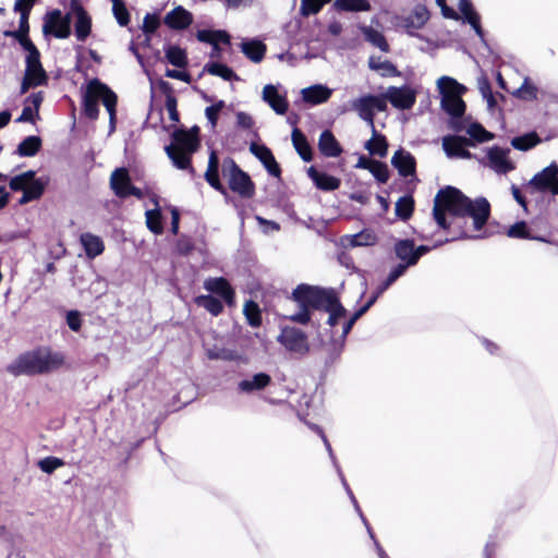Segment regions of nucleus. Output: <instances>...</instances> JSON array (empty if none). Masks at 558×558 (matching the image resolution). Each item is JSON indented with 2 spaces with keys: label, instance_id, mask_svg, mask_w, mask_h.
Returning <instances> with one entry per match:
<instances>
[{
  "label": "nucleus",
  "instance_id": "f257e3e1",
  "mask_svg": "<svg viewBox=\"0 0 558 558\" xmlns=\"http://www.w3.org/2000/svg\"><path fill=\"white\" fill-rule=\"evenodd\" d=\"M447 213L456 218H472L474 230L480 231L488 221L490 204L483 196L471 199L459 189L448 185L440 189L434 199L433 216L441 229L449 228Z\"/></svg>",
  "mask_w": 558,
  "mask_h": 558
},
{
  "label": "nucleus",
  "instance_id": "f03ea898",
  "mask_svg": "<svg viewBox=\"0 0 558 558\" xmlns=\"http://www.w3.org/2000/svg\"><path fill=\"white\" fill-rule=\"evenodd\" d=\"M64 364V355L53 352L49 348L39 347L20 354L7 366V371L13 376L41 375L59 369Z\"/></svg>",
  "mask_w": 558,
  "mask_h": 558
},
{
  "label": "nucleus",
  "instance_id": "7ed1b4c3",
  "mask_svg": "<svg viewBox=\"0 0 558 558\" xmlns=\"http://www.w3.org/2000/svg\"><path fill=\"white\" fill-rule=\"evenodd\" d=\"M332 288H323L307 283L298 284L289 299L296 303L299 311L287 316L290 322L307 325L312 319V311H322L332 292Z\"/></svg>",
  "mask_w": 558,
  "mask_h": 558
},
{
  "label": "nucleus",
  "instance_id": "20e7f679",
  "mask_svg": "<svg viewBox=\"0 0 558 558\" xmlns=\"http://www.w3.org/2000/svg\"><path fill=\"white\" fill-rule=\"evenodd\" d=\"M438 89L441 95V108L451 119H462L465 113L466 105L461 97L466 88L449 76H441L438 82Z\"/></svg>",
  "mask_w": 558,
  "mask_h": 558
},
{
  "label": "nucleus",
  "instance_id": "39448f33",
  "mask_svg": "<svg viewBox=\"0 0 558 558\" xmlns=\"http://www.w3.org/2000/svg\"><path fill=\"white\" fill-rule=\"evenodd\" d=\"M222 174L228 178L232 192L242 198H252L255 195V184L251 177L243 171L233 158L227 157L222 161Z\"/></svg>",
  "mask_w": 558,
  "mask_h": 558
},
{
  "label": "nucleus",
  "instance_id": "423d86ee",
  "mask_svg": "<svg viewBox=\"0 0 558 558\" xmlns=\"http://www.w3.org/2000/svg\"><path fill=\"white\" fill-rule=\"evenodd\" d=\"M108 89L111 88L97 77L88 82L87 88L83 94L82 100L83 112L88 119L96 120L98 118V99H100L104 104V99L107 96Z\"/></svg>",
  "mask_w": 558,
  "mask_h": 558
},
{
  "label": "nucleus",
  "instance_id": "0eeeda50",
  "mask_svg": "<svg viewBox=\"0 0 558 558\" xmlns=\"http://www.w3.org/2000/svg\"><path fill=\"white\" fill-rule=\"evenodd\" d=\"M71 13L62 15L59 9H54L45 15L43 33L59 39H65L71 35Z\"/></svg>",
  "mask_w": 558,
  "mask_h": 558
},
{
  "label": "nucleus",
  "instance_id": "6e6552de",
  "mask_svg": "<svg viewBox=\"0 0 558 558\" xmlns=\"http://www.w3.org/2000/svg\"><path fill=\"white\" fill-rule=\"evenodd\" d=\"M277 341L290 352L305 354L310 351L306 333L296 327H282Z\"/></svg>",
  "mask_w": 558,
  "mask_h": 558
},
{
  "label": "nucleus",
  "instance_id": "1a4fd4ad",
  "mask_svg": "<svg viewBox=\"0 0 558 558\" xmlns=\"http://www.w3.org/2000/svg\"><path fill=\"white\" fill-rule=\"evenodd\" d=\"M558 174V165L553 161L550 165L545 167L539 172L535 173L532 179L527 182L525 187L531 194L534 193H547L551 187L553 180Z\"/></svg>",
  "mask_w": 558,
  "mask_h": 558
},
{
  "label": "nucleus",
  "instance_id": "9d476101",
  "mask_svg": "<svg viewBox=\"0 0 558 558\" xmlns=\"http://www.w3.org/2000/svg\"><path fill=\"white\" fill-rule=\"evenodd\" d=\"M474 146L471 140L462 135H447L442 138V148L449 158L471 159L473 154L466 149Z\"/></svg>",
  "mask_w": 558,
  "mask_h": 558
},
{
  "label": "nucleus",
  "instance_id": "9b49d317",
  "mask_svg": "<svg viewBox=\"0 0 558 558\" xmlns=\"http://www.w3.org/2000/svg\"><path fill=\"white\" fill-rule=\"evenodd\" d=\"M386 98L397 109H411L416 101L415 92L408 85L400 87L390 86L386 92Z\"/></svg>",
  "mask_w": 558,
  "mask_h": 558
},
{
  "label": "nucleus",
  "instance_id": "f8f14e48",
  "mask_svg": "<svg viewBox=\"0 0 558 558\" xmlns=\"http://www.w3.org/2000/svg\"><path fill=\"white\" fill-rule=\"evenodd\" d=\"M171 144H174L177 150L189 155H193L199 147V137L187 132L184 128L174 129L171 133Z\"/></svg>",
  "mask_w": 558,
  "mask_h": 558
},
{
  "label": "nucleus",
  "instance_id": "ddd939ff",
  "mask_svg": "<svg viewBox=\"0 0 558 558\" xmlns=\"http://www.w3.org/2000/svg\"><path fill=\"white\" fill-rule=\"evenodd\" d=\"M250 151L262 162L270 175L275 178L280 177L281 168L272 151L266 145L252 143L250 145Z\"/></svg>",
  "mask_w": 558,
  "mask_h": 558
},
{
  "label": "nucleus",
  "instance_id": "4468645a",
  "mask_svg": "<svg viewBox=\"0 0 558 558\" xmlns=\"http://www.w3.org/2000/svg\"><path fill=\"white\" fill-rule=\"evenodd\" d=\"M508 148H501L499 146H493L487 151V158L489 166L500 174H506L514 169L512 161L508 159Z\"/></svg>",
  "mask_w": 558,
  "mask_h": 558
},
{
  "label": "nucleus",
  "instance_id": "2eb2a0df",
  "mask_svg": "<svg viewBox=\"0 0 558 558\" xmlns=\"http://www.w3.org/2000/svg\"><path fill=\"white\" fill-rule=\"evenodd\" d=\"M163 23L170 29L184 31L192 25L193 14L182 5H178L165 15Z\"/></svg>",
  "mask_w": 558,
  "mask_h": 558
},
{
  "label": "nucleus",
  "instance_id": "dca6fc26",
  "mask_svg": "<svg viewBox=\"0 0 558 558\" xmlns=\"http://www.w3.org/2000/svg\"><path fill=\"white\" fill-rule=\"evenodd\" d=\"M391 165L398 170V173L408 178L415 174L416 160L415 157L408 150L399 148L395 151L391 158Z\"/></svg>",
  "mask_w": 558,
  "mask_h": 558
},
{
  "label": "nucleus",
  "instance_id": "f3484780",
  "mask_svg": "<svg viewBox=\"0 0 558 558\" xmlns=\"http://www.w3.org/2000/svg\"><path fill=\"white\" fill-rule=\"evenodd\" d=\"M368 310L364 306H361L357 311L354 312V314L351 316V318L344 323L342 327V333L340 336V342L333 341L332 342V349L329 353L328 359L326 360V364L333 363L339 355L341 354V351L343 349L345 338L353 328L355 322L362 317Z\"/></svg>",
  "mask_w": 558,
  "mask_h": 558
},
{
  "label": "nucleus",
  "instance_id": "a211bd4d",
  "mask_svg": "<svg viewBox=\"0 0 558 558\" xmlns=\"http://www.w3.org/2000/svg\"><path fill=\"white\" fill-rule=\"evenodd\" d=\"M307 175L313 181L314 185L324 192H332L340 187L341 180L337 177L328 174L327 172L317 170L314 166L307 169Z\"/></svg>",
  "mask_w": 558,
  "mask_h": 558
},
{
  "label": "nucleus",
  "instance_id": "6ab92c4d",
  "mask_svg": "<svg viewBox=\"0 0 558 558\" xmlns=\"http://www.w3.org/2000/svg\"><path fill=\"white\" fill-rule=\"evenodd\" d=\"M24 0H16L14 3V11L20 13V22L19 29L16 31H5L3 35L5 37H17L21 35L29 34V13L33 8V0L28 1L25 5L23 4Z\"/></svg>",
  "mask_w": 558,
  "mask_h": 558
},
{
  "label": "nucleus",
  "instance_id": "aec40b11",
  "mask_svg": "<svg viewBox=\"0 0 558 558\" xmlns=\"http://www.w3.org/2000/svg\"><path fill=\"white\" fill-rule=\"evenodd\" d=\"M263 100L267 102L277 114L282 116L288 111L289 104L286 96L281 95L272 84H267L263 88Z\"/></svg>",
  "mask_w": 558,
  "mask_h": 558
},
{
  "label": "nucleus",
  "instance_id": "412c9836",
  "mask_svg": "<svg viewBox=\"0 0 558 558\" xmlns=\"http://www.w3.org/2000/svg\"><path fill=\"white\" fill-rule=\"evenodd\" d=\"M204 288L214 294H218L226 303L231 304L234 291L229 281L223 277L209 278L204 282Z\"/></svg>",
  "mask_w": 558,
  "mask_h": 558
},
{
  "label": "nucleus",
  "instance_id": "4be33fe9",
  "mask_svg": "<svg viewBox=\"0 0 558 558\" xmlns=\"http://www.w3.org/2000/svg\"><path fill=\"white\" fill-rule=\"evenodd\" d=\"M318 149L325 157H339L343 149L330 130H324L318 138Z\"/></svg>",
  "mask_w": 558,
  "mask_h": 558
},
{
  "label": "nucleus",
  "instance_id": "5701e85b",
  "mask_svg": "<svg viewBox=\"0 0 558 558\" xmlns=\"http://www.w3.org/2000/svg\"><path fill=\"white\" fill-rule=\"evenodd\" d=\"M393 252L400 263L408 267L416 265V255H414V240L412 239H400L393 244Z\"/></svg>",
  "mask_w": 558,
  "mask_h": 558
},
{
  "label": "nucleus",
  "instance_id": "b1692460",
  "mask_svg": "<svg viewBox=\"0 0 558 558\" xmlns=\"http://www.w3.org/2000/svg\"><path fill=\"white\" fill-rule=\"evenodd\" d=\"M25 76L39 80L40 84L47 85L48 84V75L45 71L41 61H40V53H32L26 54L25 58Z\"/></svg>",
  "mask_w": 558,
  "mask_h": 558
},
{
  "label": "nucleus",
  "instance_id": "393cba45",
  "mask_svg": "<svg viewBox=\"0 0 558 558\" xmlns=\"http://www.w3.org/2000/svg\"><path fill=\"white\" fill-rule=\"evenodd\" d=\"M301 94L306 104L316 106L326 102L331 97L332 90L326 85L315 84L303 88Z\"/></svg>",
  "mask_w": 558,
  "mask_h": 558
},
{
  "label": "nucleus",
  "instance_id": "a878e982",
  "mask_svg": "<svg viewBox=\"0 0 558 558\" xmlns=\"http://www.w3.org/2000/svg\"><path fill=\"white\" fill-rule=\"evenodd\" d=\"M322 311H325L329 314L327 324L331 327H335L338 324V320L347 315V310L341 304L335 289L329 296V301L326 302Z\"/></svg>",
  "mask_w": 558,
  "mask_h": 558
},
{
  "label": "nucleus",
  "instance_id": "bb28decb",
  "mask_svg": "<svg viewBox=\"0 0 558 558\" xmlns=\"http://www.w3.org/2000/svg\"><path fill=\"white\" fill-rule=\"evenodd\" d=\"M271 383V377L267 373H257L252 378L243 379L238 384L241 392L252 393L265 389Z\"/></svg>",
  "mask_w": 558,
  "mask_h": 558
},
{
  "label": "nucleus",
  "instance_id": "cd10ccee",
  "mask_svg": "<svg viewBox=\"0 0 558 558\" xmlns=\"http://www.w3.org/2000/svg\"><path fill=\"white\" fill-rule=\"evenodd\" d=\"M352 108L357 111L359 117L368 123L372 130L375 129L374 118L375 111L373 108V102L371 100V94L362 96L352 101Z\"/></svg>",
  "mask_w": 558,
  "mask_h": 558
},
{
  "label": "nucleus",
  "instance_id": "c85d7f7f",
  "mask_svg": "<svg viewBox=\"0 0 558 558\" xmlns=\"http://www.w3.org/2000/svg\"><path fill=\"white\" fill-rule=\"evenodd\" d=\"M165 151L174 167L180 170H187L191 174L195 173V170L192 166V155L177 150L174 148V144L167 145L165 147Z\"/></svg>",
  "mask_w": 558,
  "mask_h": 558
},
{
  "label": "nucleus",
  "instance_id": "c756f323",
  "mask_svg": "<svg viewBox=\"0 0 558 558\" xmlns=\"http://www.w3.org/2000/svg\"><path fill=\"white\" fill-rule=\"evenodd\" d=\"M342 240L348 242V245L351 247H360L375 245L378 241V236L374 230L363 229L355 234L344 235Z\"/></svg>",
  "mask_w": 558,
  "mask_h": 558
},
{
  "label": "nucleus",
  "instance_id": "7c9ffc66",
  "mask_svg": "<svg viewBox=\"0 0 558 558\" xmlns=\"http://www.w3.org/2000/svg\"><path fill=\"white\" fill-rule=\"evenodd\" d=\"M292 144L299 154V156L302 158L303 161L310 162L313 160V149L304 135V133L298 129L294 128L292 131Z\"/></svg>",
  "mask_w": 558,
  "mask_h": 558
},
{
  "label": "nucleus",
  "instance_id": "2f4dec72",
  "mask_svg": "<svg viewBox=\"0 0 558 558\" xmlns=\"http://www.w3.org/2000/svg\"><path fill=\"white\" fill-rule=\"evenodd\" d=\"M241 51L251 61L258 63L260 62L266 53V46L258 39L243 40L241 44Z\"/></svg>",
  "mask_w": 558,
  "mask_h": 558
},
{
  "label": "nucleus",
  "instance_id": "473e14b6",
  "mask_svg": "<svg viewBox=\"0 0 558 558\" xmlns=\"http://www.w3.org/2000/svg\"><path fill=\"white\" fill-rule=\"evenodd\" d=\"M81 243L84 247L85 254L89 258L97 257L105 250L102 240L98 235L89 232L81 234Z\"/></svg>",
  "mask_w": 558,
  "mask_h": 558
},
{
  "label": "nucleus",
  "instance_id": "72a5a7b5",
  "mask_svg": "<svg viewBox=\"0 0 558 558\" xmlns=\"http://www.w3.org/2000/svg\"><path fill=\"white\" fill-rule=\"evenodd\" d=\"M43 141L37 135L25 137L16 147L14 154L20 157H34L41 149Z\"/></svg>",
  "mask_w": 558,
  "mask_h": 558
},
{
  "label": "nucleus",
  "instance_id": "f704fd0d",
  "mask_svg": "<svg viewBox=\"0 0 558 558\" xmlns=\"http://www.w3.org/2000/svg\"><path fill=\"white\" fill-rule=\"evenodd\" d=\"M373 137L365 143V149L368 150L372 156H379L385 158L388 153V142L385 135L378 134L376 129L372 130Z\"/></svg>",
  "mask_w": 558,
  "mask_h": 558
},
{
  "label": "nucleus",
  "instance_id": "c9c22d12",
  "mask_svg": "<svg viewBox=\"0 0 558 558\" xmlns=\"http://www.w3.org/2000/svg\"><path fill=\"white\" fill-rule=\"evenodd\" d=\"M166 60L175 68H185L189 63L187 54L184 49L178 45L168 44L163 48Z\"/></svg>",
  "mask_w": 558,
  "mask_h": 558
},
{
  "label": "nucleus",
  "instance_id": "e433bc0d",
  "mask_svg": "<svg viewBox=\"0 0 558 558\" xmlns=\"http://www.w3.org/2000/svg\"><path fill=\"white\" fill-rule=\"evenodd\" d=\"M204 71L228 82L240 80L238 74L230 66L217 61L207 62L204 65Z\"/></svg>",
  "mask_w": 558,
  "mask_h": 558
},
{
  "label": "nucleus",
  "instance_id": "4c0bfd02",
  "mask_svg": "<svg viewBox=\"0 0 558 558\" xmlns=\"http://www.w3.org/2000/svg\"><path fill=\"white\" fill-rule=\"evenodd\" d=\"M110 186L117 196L118 192H128L129 187L132 186V182L125 168H118L112 172Z\"/></svg>",
  "mask_w": 558,
  "mask_h": 558
},
{
  "label": "nucleus",
  "instance_id": "58836bf2",
  "mask_svg": "<svg viewBox=\"0 0 558 558\" xmlns=\"http://www.w3.org/2000/svg\"><path fill=\"white\" fill-rule=\"evenodd\" d=\"M368 68L379 72L383 77H395L400 75V71L389 60H381L379 57H371L368 59Z\"/></svg>",
  "mask_w": 558,
  "mask_h": 558
},
{
  "label": "nucleus",
  "instance_id": "ea45409f",
  "mask_svg": "<svg viewBox=\"0 0 558 558\" xmlns=\"http://www.w3.org/2000/svg\"><path fill=\"white\" fill-rule=\"evenodd\" d=\"M194 302L197 306L205 308L213 316H218L223 311L222 302L211 294L198 295L194 299Z\"/></svg>",
  "mask_w": 558,
  "mask_h": 558
},
{
  "label": "nucleus",
  "instance_id": "a19ab883",
  "mask_svg": "<svg viewBox=\"0 0 558 558\" xmlns=\"http://www.w3.org/2000/svg\"><path fill=\"white\" fill-rule=\"evenodd\" d=\"M541 143V137L535 131L514 136L511 140V146L514 149L526 151L533 147H535L537 144Z\"/></svg>",
  "mask_w": 558,
  "mask_h": 558
},
{
  "label": "nucleus",
  "instance_id": "79ce46f5",
  "mask_svg": "<svg viewBox=\"0 0 558 558\" xmlns=\"http://www.w3.org/2000/svg\"><path fill=\"white\" fill-rule=\"evenodd\" d=\"M333 7L342 12H368L372 9L368 0H336Z\"/></svg>",
  "mask_w": 558,
  "mask_h": 558
},
{
  "label": "nucleus",
  "instance_id": "37998d69",
  "mask_svg": "<svg viewBox=\"0 0 558 558\" xmlns=\"http://www.w3.org/2000/svg\"><path fill=\"white\" fill-rule=\"evenodd\" d=\"M75 36L77 40L85 41L92 32V19L86 10H82L81 15L76 16Z\"/></svg>",
  "mask_w": 558,
  "mask_h": 558
},
{
  "label": "nucleus",
  "instance_id": "c03bdc74",
  "mask_svg": "<svg viewBox=\"0 0 558 558\" xmlns=\"http://www.w3.org/2000/svg\"><path fill=\"white\" fill-rule=\"evenodd\" d=\"M429 19V12L425 5H416L411 15L405 20V26L415 29L422 28Z\"/></svg>",
  "mask_w": 558,
  "mask_h": 558
},
{
  "label": "nucleus",
  "instance_id": "a18cd8bd",
  "mask_svg": "<svg viewBox=\"0 0 558 558\" xmlns=\"http://www.w3.org/2000/svg\"><path fill=\"white\" fill-rule=\"evenodd\" d=\"M362 32L365 39L373 46L377 47L383 52L389 51V44L383 33L369 26H364Z\"/></svg>",
  "mask_w": 558,
  "mask_h": 558
},
{
  "label": "nucleus",
  "instance_id": "49530a36",
  "mask_svg": "<svg viewBox=\"0 0 558 558\" xmlns=\"http://www.w3.org/2000/svg\"><path fill=\"white\" fill-rule=\"evenodd\" d=\"M469 140L472 143H485L494 138V134L485 130V128L478 122H472L466 129Z\"/></svg>",
  "mask_w": 558,
  "mask_h": 558
},
{
  "label": "nucleus",
  "instance_id": "de8ad7c7",
  "mask_svg": "<svg viewBox=\"0 0 558 558\" xmlns=\"http://www.w3.org/2000/svg\"><path fill=\"white\" fill-rule=\"evenodd\" d=\"M414 210V199L411 195L401 196L395 207V213L401 220H408Z\"/></svg>",
  "mask_w": 558,
  "mask_h": 558
},
{
  "label": "nucleus",
  "instance_id": "09e8293b",
  "mask_svg": "<svg viewBox=\"0 0 558 558\" xmlns=\"http://www.w3.org/2000/svg\"><path fill=\"white\" fill-rule=\"evenodd\" d=\"M117 102L118 96L112 89H108L107 96L104 99V106L109 113V133L114 132L117 122Z\"/></svg>",
  "mask_w": 558,
  "mask_h": 558
},
{
  "label": "nucleus",
  "instance_id": "8fccbe9b",
  "mask_svg": "<svg viewBox=\"0 0 558 558\" xmlns=\"http://www.w3.org/2000/svg\"><path fill=\"white\" fill-rule=\"evenodd\" d=\"M243 313L250 326L257 328L262 325V313L259 306L253 300L245 303Z\"/></svg>",
  "mask_w": 558,
  "mask_h": 558
},
{
  "label": "nucleus",
  "instance_id": "3c124183",
  "mask_svg": "<svg viewBox=\"0 0 558 558\" xmlns=\"http://www.w3.org/2000/svg\"><path fill=\"white\" fill-rule=\"evenodd\" d=\"M145 215L147 228L155 234H161L163 232V226L161 221L160 209H149L145 213Z\"/></svg>",
  "mask_w": 558,
  "mask_h": 558
},
{
  "label": "nucleus",
  "instance_id": "603ef678",
  "mask_svg": "<svg viewBox=\"0 0 558 558\" xmlns=\"http://www.w3.org/2000/svg\"><path fill=\"white\" fill-rule=\"evenodd\" d=\"M48 183V177H39L36 180H33L31 183H27L25 191L33 197L34 201H37L45 193Z\"/></svg>",
  "mask_w": 558,
  "mask_h": 558
},
{
  "label": "nucleus",
  "instance_id": "864d4df0",
  "mask_svg": "<svg viewBox=\"0 0 558 558\" xmlns=\"http://www.w3.org/2000/svg\"><path fill=\"white\" fill-rule=\"evenodd\" d=\"M112 13L120 26H126L130 23V13L123 0H111Z\"/></svg>",
  "mask_w": 558,
  "mask_h": 558
},
{
  "label": "nucleus",
  "instance_id": "5fc2aeb1",
  "mask_svg": "<svg viewBox=\"0 0 558 558\" xmlns=\"http://www.w3.org/2000/svg\"><path fill=\"white\" fill-rule=\"evenodd\" d=\"M507 234L509 238H515V239H535V240H541V241H544L543 238H536V236H531L530 235V232H529V229H527V225L525 221H518L515 222L514 225H512L508 231H507Z\"/></svg>",
  "mask_w": 558,
  "mask_h": 558
},
{
  "label": "nucleus",
  "instance_id": "6e6d98bb",
  "mask_svg": "<svg viewBox=\"0 0 558 558\" xmlns=\"http://www.w3.org/2000/svg\"><path fill=\"white\" fill-rule=\"evenodd\" d=\"M513 96L525 100H534L537 98V87L531 84L526 77L521 87L513 92Z\"/></svg>",
  "mask_w": 558,
  "mask_h": 558
},
{
  "label": "nucleus",
  "instance_id": "4d7b16f0",
  "mask_svg": "<svg viewBox=\"0 0 558 558\" xmlns=\"http://www.w3.org/2000/svg\"><path fill=\"white\" fill-rule=\"evenodd\" d=\"M324 5L322 0H301L300 14L304 17L317 14Z\"/></svg>",
  "mask_w": 558,
  "mask_h": 558
},
{
  "label": "nucleus",
  "instance_id": "13d9d810",
  "mask_svg": "<svg viewBox=\"0 0 558 558\" xmlns=\"http://www.w3.org/2000/svg\"><path fill=\"white\" fill-rule=\"evenodd\" d=\"M369 172L380 184H385L389 180L388 166L383 161L375 160Z\"/></svg>",
  "mask_w": 558,
  "mask_h": 558
},
{
  "label": "nucleus",
  "instance_id": "bf43d9fd",
  "mask_svg": "<svg viewBox=\"0 0 558 558\" xmlns=\"http://www.w3.org/2000/svg\"><path fill=\"white\" fill-rule=\"evenodd\" d=\"M160 26L159 13H147L144 17L142 31L145 35H153Z\"/></svg>",
  "mask_w": 558,
  "mask_h": 558
},
{
  "label": "nucleus",
  "instance_id": "052dcab7",
  "mask_svg": "<svg viewBox=\"0 0 558 558\" xmlns=\"http://www.w3.org/2000/svg\"><path fill=\"white\" fill-rule=\"evenodd\" d=\"M204 177H205V180L207 181V183L213 189H215L217 192L222 194L225 196V198L228 201L229 193H228L227 189L225 187V185L220 181L219 171H206Z\"/></svg>",
  "mask_w": 558,
  "mask_h": 558
},
{
  "label": "nucleus",
  "instance_id": "680f3d73",
  "mask_svg": "<svg viewBox=\"0 0 558 558\" xmlns=\"http://www.w3.org/2000/svg\"><path fill=\"white\" fill-rule=\"evenodd\" d=\"M226 106L223 100H218L211 106H208L205 109V117L210 123L211 128L215 129L218 122L219 112L222 110V108Z\"/></svg>",
  "mask_w": 558,
  "mask_h": 558
},
{
  "label": "nucleus",
  "instance_id": "e2e57ef3",
  "mask_svg": "<svg viewBox=\"0 0 558 558\" xmlns=\"http://www.w3.org/2000/svg\"><path fill=\"white\" fill-rule=\"evenodd\" d=\"M63 464H64L63 460H61L60 458H57V457H46L38 461L39 469L47 474L52 473L53 471H56L58 468L62 466Z\"/></svg>",
  "mask_w": 558,
  "mask_h": 558
},
{
  "label": "nucleus",
  "instance_id": "0e129e2a",
  "mask_svg": "<svg viewBox=\"0 0 558 558\" xmlns=\"http://www.w3.org/2000/svg\"><path fill=\"white\" fill-rule=\"evenodd\" d=\"M408 268L409 267L402 263H399L396 266H393L390 269L386 279L384 280L386 282V286H391L392 283H395L400 277H402L405 274Z\"/></svg>",
  "mask_w": 558,
  "mask_h": 558
},
{
  "label": "nucleus",
  "instance_id": "69168bd1",
  "mask_svg": "<svg viewBox=\"0 0 558 558\" xmlns=\"http://www.w3.org/2000/svg\"><path fill=\"white\" fill-rule=\"evenodd\" d=\"M66 324L72 331L77 332L82 327V318L78 311H69L66 313Z\"/></svg>",
  "mask_w": 558,
  "mask_h": 558
},
{
  "label": "nucleus",
  "instance_id": "338daca9",
  "mask_svg": "<svg viewBox=\"0 0 558 558\" xmlns=\"http://www.w3.org/2000/svg\"><path fill=\"white\" fill-rule=\"evenodd\" d=\"M43 100H44L43 92L33 93L25 99V104L26 105L31 104L29 106L34 109L37 118H39V108L43 104Z\"/></svg>",
  "mask_w": 558,
  "mask_h": 558
},
{
  "label": "nucleus",
  "instance_id": "774afa93",
  "mask_svg": "<svg viewBox=\"0 0 558 558\" xmlns=\"http://www.w3.org/2000/svg\"><path fill=\"white\" fill-rule=\"evenodd\" d=\"M17 40V43L21 45V47L27 52V54L34 53H40L37 47L34 45V43L31 40L28 35H21L17 37H13Z\"/></svg>",
  "mask_w": 558,
  "mask_h": 558
}]
</instances>
